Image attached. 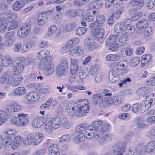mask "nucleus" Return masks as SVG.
<instances>
[{
	"instance_id": "obj_1",
	"label": "nucleus",
	"mask_w": 155,
	"mask_h": 155,
	"mask_svg": "<svg viewBox=\"0 0 155 155\" xmlns=\"http://www.w3.org/2000/svg\"><path fill=\"white\" fill-rule=\"evenodd\" d=\"M89 110L88 104L84 101H81L74 105L68 103L66 106V111L68 115L73 117L84 116Z\"/></svg>"
},
{
	"instance_id": "obj_2",
	"label": "nucleus",
	"mask_w": 155,
	"mask_h": 155,
	"mask_svg": "<svg viewBox=\"0 0 155 155\" xmlns=\"http://www.w3.org/2000/svg\"><path fill=\"white\" fill-rule=\"evenodd\" d=\"M79 41V39L77 38H74L69 40L63 47V52H69L70 54L72 55H82L83 53V50L81 47L77 46L71 49L73 47L78 44Z\"/></svg>"
},
{
	"instance_id": "obj_3",
	"label": "nucleus",
	"mask_w": 155,
	"mask_h": 155,
	"mask_svg": "<svg viewBox=\"0 0 155 155\" xmlns=\"http://www.w3.org/2000/svg\"><path fill=\"white\" fill-rule=\"evenodd\" d=\"M28 115V114L21 113L18 114L17 117L11 118V123L17 126H24L27 125L29 122Z\"/></svg>"
},
{
	"instance_id": "obj_4",
	"label": "nucleus",
	"mask_w": 155,
	"mask_h": 155,
	"mask_svg": "<svg viewBox=\"0 0 155 155\" xmlns=\"http://www.w3.org/2000/svg\"><path fill=\"white\" fill-rule=\"evenodd\" d=\"M17 14L12 12L11 10H7L4 13H0V25L4 22L7 23L12 22L17 18Z\"/></svg>"
},
{
	"instance_id": "obj_5",
	"label": "nucleus",
	"mask_w": 155,
	"mask_h": 155,
	"mask_svg": "<svg viewBox=\"0 0 155 155\" xmlns=\"http://www.w3.org/2000/svg\"><path fill=\"white\" fill-rule=\"evenodd\" d=\"M40 65L44 68V73L46 75L52 74L54 71V69L51 63V60H47L45 59L41 61Z\"/></svg>"
},
{
	"instance_id": "obj_6",
	"label": "nucleus",
	"mask_w": 155,
	"mask_h": 155,
	"mask_svg": "<svg viewBox=\"0 0 155 155\" xmlns=\"http://www.w3.org/2000/svg\"><path fill=\"white\" fill-rule=\"evenodd\" d=\"M103 26H98L91 31V34L95 38L97 41H102L104 40L105 29Z\"/></svg>"
},
{
	"instance_id": "obj_7",
	"label": "nucleus",
	"mask_w": 155,
	"mask_h": 155,
	"mask_svg": "<svg viewBox=\"0 0 155 155\" xmlns=\"http://www.w3.org/2000/svg\"><path fill=\"white\" fill-rule=\"evenodd\" d=\"M68 60L66 59H64L61 60L60 64L57 67L56 71L57 74L59 76L63 74L68 69Z\"/></svg>"
},
{
	"instance_id": "obj_8",
	"label": "nucleus",
	"mask_w": 155,
	"mask_h": 155,
	"mask_svg": "<svg viewBox=\"0 0 155 155\" xmlns=\"http://www.w3.org/2000/svg\"><path fill=\"white\" fill-rule=\"evenodd\" d=\"M23 78L21 75H17L14 74L9 77L8 80V83L12 86L15 87L20 85L21 82Z\"/></svg>"
},
{
	"instance_id": "obj_9",
	"label": "nucleus",
	"mask_w": 155,
	"mask_h": 155,
	"mask_svg": "<svg viewBox=\"0 0 155 155\" xmlns=\"http://www.w3.org/2000/svg\"><path fill=\"white\" fill-rule=\"evenodd\" d=\"M120 99L121 97L120 96H117L115 94L112 97L103 99L100 102V104L101 106L102 105L105 106L108 104L119 103L120 102L121 100H120Z\"/></svg>"
},
{
	"instance_id": "obj_10",
	"label": "nucleus",
	"mask_w": 155,
	"mask_h": 155,
	"mask_svg": "<svg viewBox=\"0 0 155 155\" xmlns=\"http://www.w3.org/2000/svg\"><path fill=\"white\" fill-rule=\"evenodd\" d=\"M31 30L29 24L24 25L18 31L17 34L18 37L20 39L24 38L29 34Z\"/></svg>"
},
{
	"instance_id": "obj_11",
	"label": "nucleus",
	"mask_w": 155,
	"mask_h": 155,
	"mask_svg": "<svg viewBox=\"0 0 155 155\" xmlns=\"http://www.w3.org/2000/svg\"><path fill=\"white\" fill-rule=\"evenodd\" d=\"M125 147L122 142H117L112 148L113 155H123Z\"/></svg>"
},
{
	"instance_id": "obj_12",
	"label": "nucleus",
	"mask_w": 155,
	"mask_h": 155,
	"mask_svg": "<svg viewBox=\"0 0 155 155\" xmlns=\"http://www.w3.org/2000/svg\"><path fill=\"white\" fill-rule=\"evenodd\" d=\"M143 108L147 107L148 109L155 104V93L151 94L148 96V100L142 101Z\"/></svg>"
},
{
	"instance_id": "obj_13",
	"label": "nucleus",
	"mask_w": 155,
	"mask_h": 155,
	"mask_svg": "<svg viewBox=\"0 0 155 155\" xmlns=\"http://www.w3.org/2000/svg\"><path fill=\"white\" fill-rule=\"evenodd\" d=\"M70 72L72 75H75L79 70V60L75 58H71L70 60Z\"/></svg>"
},
{
	"instance_id": "obj_14",
	"label": "nucleus",
	"mask_w": 155,
	"mask_h": 155,
	"mask_svg": "<svg viewBox=\"0 0 155 155\" xmlns=\"http://www.w3.org/2000/svg\"><path fill=\"white\" fill-rule=\"evenodd\" d=\"M115 69L111 70L109 73L108 78L109 81L112 83H115L120 79V75Z\"/></svg>"
},
{
	"instance_id": "obj_15",
	"label": "nucleus",
	"mask_w": 155,
	"mask_h": 155,
	"mask_svg": "<svg viewBox=\"0 0 155 155\" xmlns=\"http://www.w3.org/2000/svg\"><path fill=\"white\" fill-rule=\"evenodd\" d=\"M21 108V106L17 103L9 104L5 108V110L9 113H14L19 111Z\"/></svg>"
},
{
	"instance_id": "obj_16",
	"label": "nucleus",
	"mask_w": 155,
	"mask_h": 155,
	"mask_svg": "<svg viewBox=\"0 0 155 155\" xmlns=\"http://www.w3.org/2000/svg\"><path fill=\"white\" fill-rule=\"evenodd\" d=\"M110 128V126L109 124L108 123L103 124L97 130H96L97 134H96L95 137V138H99L103 134L108 131Z\"/></svg>"
},
{
	"instance_id": "obj_17",
	"label": "nucleus",
	"mask_w": 155,
	"mask_h": 155,
	"mask_svg": "<svg viewBox=\"0 0 155 155\" xmlns=\"http://www.w3.org/2000/svg\"><path fill=\"white\" fill-rule=\"evenodd\" d=\"M5 36L7 39V46H9L12 45L13 44L15 39V32L14 31L8 32L5 34Z\"/></svg>"
},
{
	"instance_id": "obj_18",
	"label": "nucleus",
	"mask_w": 155,
	"mask_h": 155,
	"mask_svg": "<svg viewBox=\"0 0 155 155\" xmlns=\"http://www.w3.org/2000/svg\"><path fill=\"white\" fill-rule=\"evenodd\" d=\"M96 21L91 23L89 24V25L91 27H93L95 25L98 26H103L102 25L105 22V18L102 15H97L96 18Z\"/></svg>"
},
{
	"instance_id": "obj_19",
	"label": "nucleus",
	"mask_w": 155,
	"mask_h": 155,
	"mask_svg": "<svg viewBox=\"0 0 155 155\" xmlns=\"http://www.w3.org/2000/svg\"><path fill=\"white\" fill-rule=\"evenodd\" d=\"M12 72L14 74H18L21 73L24 69V64L21 62H15L14 63Z\"/></svg>"
},
{
	"instance_id": "obj_20",
	"label": "nucleus",
	"mask_w": 155,
	"mask_h": 155,
	"mask_svg": "<svg viewBox=\"0 0 155 155\" xmlns=\"http://www.w3.org/2000/svg\"><path fill=\"white\" fill-rule=\"evenodd\" d=\"M91 126H88L86 130L84 135L85 136V138L87 139H90L93 137L95 139H97L98 138H96L95 137L97 134L96 130H94L93 128H91Z\"/></svg>"
},
{
	"instance_id": "obj_21",
	"label": "nucleus",
	"mask_w": 155,
	"mask_h": 155,
	"mask_svg": "<svg viewBox=\"0 0 155 155\" xmlns=\"http://www.w3.org/2000/svg\"><path fill=\"white\" fill-rule=\"evenodd\" d=\"M39 97L36 93L31 92L25 95V100L29 103L38 100Z\"/></svg>"
},
{
	"instance_id": "obj_22",
	"label": "nucleus",
	"mask_w": 155,
	"mask_h": 155,
	"mask_svg": "<svg viewBox=\"0 0 155 155\" xmlns=\"http://www.w3.org/2000/svg\"><path fill=\"white\" fill-rule=\"evenodd\" d=\"M48 16L45 13H40L37 18V24L40 26L44 25L47 22Z\"/></svg>"
},
{
	"instance_id": "obj_23",
	"label": "nucleus",
	"mask_w": 155,
	"mask_h": 155,
	"mask_svg": "<svg viewBox=\"0 0 155 155\" xmlns=\"http://www.w3.org/2000/svg\"><path fill=\"white\" fill-rule=\"evenodd\" d=\"M145 149L148 153H155V140H151L145 146Z\"/></svg>"
},
{
	"instance_id": "obj_24",
	"label": "nucleus",
	"mask_w": 155,
	"mask_h": 155,
	"mask_svg": "<svg viewBox=\"0 0 155 155\" xmlns=\"http://www.w3.org/2000/svg\"><path fill=\"white\" fill-rule=\"evenodd\" d=\"M142 101L140 103V104L136 103L134 104L132 108V111L134 113H143L146 110H148L147 107L143 108L142 106Z\"/></svg>"
},
{
	"instance_id": "obj_25",
	"label": "nucleus",
	"mask_w": 155,
	"mask_h": 155,
	"mask_svg": "<svg viewBox=\"0 0 155 155\" xmlns=\"http://www.w3.org/2000/svg\"><path fill=\"white\" fill-rule=\"evenodd\" d=\"M25 5L24 2L22 0H17L13 4L12 9L15 11H19L24 7Z\"/></svg>"
},
{
	"instance_id": "obj_26",
	"label": "nucleus",
	"mask_w": 155,
	"mask_h": 155,
	"mask_svg": "<svg viewBox=\"0 0 155 155\" xmlns=\"http://www.w3.org/2000/svg\"><path fill=\"white\" fill-rule=\"evenodd\" d=\"M1 64L3 66L8 67L13 63L12 58L10 56L7 55L3 57L1 61Z\"/></svg>"
},
{
	"instance_id": "obj_27",
	"label": "nucleus",
	"mask_w": 155,
	"mask_h": 155,
	"mask_svg": "<svg viewBox=\"0 0 155 155\" xmlns=\"http://www.w3.org/2000/svg\"><path fill=\"white\" fill-rule=\"evenodd\" d=\"M43 124V123L41 118L38 117L35 118L32 122V126L35 128H40Z\"/></svg>"
},
{
	"instance_id": "obj_28",
	"label": "nucleus",
	"mask_w": 155,
	"mask_h": 155,
	"mask_svg": "<svg viewBox=\"0 0 155 155\" xmlns=\"http://www.w3.org/2000/svg\"><path fill=\"white\" fill-rule=\"evenodd\" d=\"M152 55L150 54H146L143 55L141 57V66L144 67L145 64H148L150 62L151 59Z\"/></svg>"
},
{
	"instance_id": "obj_29",
	"label": "nucleus",
	"mask_w": 155,
	"mask_h": 155,
	"mask_svg": "<svg viewBox=\"0 0 155 155\" xmlns=\"http://www.w3.org/2000/svg\"><path fill=\"white\" fill-rule=\"evenodd\" d=\"M43 137V135L41 133H37L35 135L34 134L33 144L34 145L39 144L41 142Z\"/></svg>"
},
{
	"instance_id": "obj_30",
	"label": "nucleus",
	"mask_w": 155,
	"mask_h": 155,
	"mask_svg": "<svg viewBox=\"0 0 155 155\" xmlns=\"http://www.w3.org/2000/svg\"><path fill=\"white\" fill-rule=\"evenodd\" d=\"M94 44V42L91 38H88L85 40V46L87 49L92 50Z\"/></svg>"
},
{
	"instance_id": "obj_31",
	"label": "nucleus",
	"mask_w": 155,
	"mask_h": 155,
	"mask_svg": "<svg viewBox=\"0 0 155 155\" xmlns=\"http://www.w3.org/2000/svg\"><path fill=\"white\" fill-rule=\"evenodd\" d=\"M17 132L13 129H6L3 132V134L5 135L4 138L5 139L11 138L16 135Z\"/></svg>"
},
{
	"instance_id": "obj_32",
	"label": "nucleus",
	"mask_w": 155,
	"mask_h": 155,
	"mask_svg": "<svg viewBox=\"0 0 155 155\" xmlns=\"http://www.w3.org/2000/svg\"><path fill=\"white\" fill-rule=\"evenodd\" d=\"M23 140V138L19 136H15L13 139V145L12 144V148H17L21 143Z\"/></svg>"
},
{
	"instance_id": "obj_33",
	"label": "nucleus",
	"mask_w": 155,
	"mask_h": 155,
	"mask_svg": "<svg viewBox=\"0 0 155 155\" xmlns=\"http://www.w3.org/2000/svg\"><path fill=\"white\" fill-rule=\"evenodd\" d=\"M61 125L62 127L66 129H68L71 127L70 122L68 121L67 118L65 117L60 118Z\"/></svg>"
},
{
	"instance_id": "obj_34",
	"label": "nucleus",
	"mask_w": 155,
	"mask_h": 155,
	"mask_svg": "<svg viewBox=\"0 0 155 155\" xmlns=\"http://www.w3.org/2000/svg\"><path fill=\"white\" fill-rule=\"evenodd\" d=\"M8 118L7 113L4 110H0V126L3 124Z\"/></svg>"
},
{
	"instance_id": "obj_35",
	"label": "nucleus",
	"mask_w": 155,
	"mask_h": 155,
	"mask_svg": "<svg viewBox=\"0 0 155 155\" xmlns=\"http://www.w3.org/2000/svg\"><path fill=\"white\" fill-rule=\"evenodd\" d=\"M145 28H143L140 31H138L139 34H141L145 37L150 36L152 34V28L148 25Z\"/></svg>"
},
{
	"instance_id": "obj_36",
	"label": "nucleus",
	"mask_w": 155,
	"mask_h": 155,
	"mask_svg": "<svg viewBox=\"0 0 155 155\" xmlns=\"http://www.w3.org/2000/svg\"><path fill=\"white\" fill-rule=\"evenodd\" d=\"M34 137V133H32L28 135L25 140L23 141L24 144L26 145L33 143Z\"/></svg>"
},
{
	"instance_id": "obj_37",
	"label": "nucleus",
	"mask_w": 155,
	"mask_h": 155,
	"mask_svg": "<svg viewBox=\"0 0 155 155\" xmlns=\"http://www.w3.org/2000/svg\"><path fill=\"white\" fill-rule=\"evenodd\" d=\"M134 122L136 124L137 127L138 128L147 127L148 126L147 124H143V120L141 117H139L135 118Z\"/></svg>"
},
{
	"instance_id": "obj_38",
	"label": "nucleus",
	"mask_w": 155,
	"mask_h": 155,
	"mask_svg": "<svg viewBox=\"0 0 155 155\" xmlns=\"http://www.w3.org/2000/svg\"><path fill=\"white\" fill-rule=\"evenodd\" d=\"M136 25L137 28L139 29V31H140L142 29L145 28L148 25V23L147 20L142 19L138 21Z\"/></svg>"
},
{
	"instance_id": "obj_39",
	"label": "nucleus",
	"mask_w": 155,
	"mask_h": 155,
	"mask_svg": "<svg viewBox=\"0 0 155 155\" xmlns=\"http://www.w3.org/2000/svg\"><path fill=\"white\" fill-rule=\"evenodd\" d=\"M105 4V6L107 8H110L113 4L114 6L115 7H117L121 5L120 2H119L118 0H107Z\"/></svg>"
},
{
	"instance_id": "obj_40",
	"label": "nucleus",
	"mask_w": 155,
	"mask_h": 155,
	"mask_svg": "<svg viewBox=\"0 0 155 155\" xmlns=\"http://www.w3.org/2000/svg\"><path fill=\"white\" fill-rule=\"evenodd\" d=\"M118 40L117 36L116 35L110 36L105 41L106 45L108 46L110 45L117 42Z\"/></svg>"
},
{
	"instance_id": "obj_41",
	"label": "nucleus",
	"mask_w": 155,
	"mask_h": 155,
	"mask_svg": "<svg viewBox=\"0 0 155 155\" xmlns=\"http://www.w3.org/2000/svg\"><path fill=\"white\" fill-rule=\"evenodd\" d=\"M91 10H87L86 12V14L82 17V19L83 20L85 21V22H91L94 19V17L90 13Z\"/></svg>"
},
{
	"instance_id": "obj_42",
	"label": "nucleus",
	"mask_w": 155,
	"mask_h": 155,
	"mask_svg": "<svg viewBox=\"0 0 155 155\" xmlns=\"http://www.w3.org/2000/svg\"><path fill=\"white\" fill-rule=\"evenodd\" d=\"M25 93V88L22 87H18L15 89L13 92V95L16 96H21Z\"/></svg>"
},
{
	"instance_id": "obj_43",
	"label": "nucleus",
	"mask_w": 155,
	"mask_h": 155,
	"mask_svg": "<svg viewBox=\"0 0 155 155\" xmlns=\"http://www.w3.org/2000/svg\"><path fill=\"white\" fill-rule=\"evenodd\" d=\"M59 147L56 144L51 145L49 148V153L59 154Z\"/></svg>"
},
{
	"instance_id": "obj_44",
	"label": "nucleus",
	"mask_w": 155,
	"mask_h": 155,
	"mask_svg": "<svg viewBox=\"0 0 155 155\" xmlns=\"http://www.w3.org/2000/svg\"><path fill=\"white\" fill-rule=\"evenodd\" d=\"M102 123V120H97L94 121L92 124L89 125V126H91V128H93L94 130H97Z\"/></svg>"
},
{
	"instance_id": "obj_45",
	"label": "nucleus",
	"mask_w": 155,
	"mask_h": 155,
	"mask_svg": "<svg viewBox=\"0 0 155 155\" xmlns=\"http://www.w3.org/2000/svg\"><path fill=\"white\" fill-rule=\"evenodd\" d=\"M53 129H54V125H53L51 121H49L45 124L44 126V130L46 132L51 133Z\"/></svg>"
},
{
	"instance_id": "obj_46",
	"label": "nucleus",
	"mask_w": 155,
	"mask_h": 155,
	"mask_svg": "<svg viewBox=\"0 0 155 155\" xmlns=\"http://www.w3.org/2000/svg\"><path fill=\"white\" fill-rule=\"evenodd\" d=\"M87 128V125L85 124H81L77 126L75 128V131L77 133H81L85 131Z\"/></svg>"
},
{
	"instance_id": "obj_47",
	"label": "nucleus",
	"mask_w": 155,
	"mask_h": 155,
	"mask_svg": "<svg viewBox=\"0 0 155 155\" xmlns=\"http://www.w3.org/2000/svg\"><path fill=\"white\" fill-rule=\"evenodd\" d=\"M51 122L54 125V129H58L61 126L60 118L58 117L53 118L51 120Z\"/></svg>"
},
{
	"instance_id": "obj_48",
	"label": "nucleus",
	"mask_w": 155,
	"mask_h": 155,
	"mask_svg": "<svg viewBox=\"0 0 155 155\" xmlns=\"http://www.w3.org/2000/svg\"><path fill=\"white\" fill-rule=\"evenodd\" d=\"M89 74L88 68H84L83 70L79 73V77L80 79H82L86 78Z\"/></svg>"
},
{
	"instance_id": "obj_49",
	"label": "nucleus",
	"mask_w": 155,
	"mask_h": 155,
	"mask_svg": "<svg viewBox=\"0 0 155 155\" xmlns=\"http://www.w3.org/2000/svg\"><path fill=\"white\" fill-rule=\"evenodd\" d=\"M120 56L118 54H109L106 57V60L108 61H117L120 58Z\"/></svg>"
},
{
	"instance_id": "obj_50",
	"label": "nucleus",
	"mask_w": 155,
	"mask_h": 155,
	"mask_svg": "<svg viewBox=\"0 0 155 155\" xmlns=\"http://www.w3.org/2000/svg\"><path fill=\"white\" fill-rule=\"evenodd\" d=\"M10 74H11V72L10 71L5 72L0 78V83L3 84L7 80L8 81L10 76Z\"/></svg>"
},
{
	"instance_id": "obj_51",
	"label": "nucleus",
	"mask_w": 155,
	"mask_h": 155,
	"mask_svg": "<svg viewBox=\"0 0 155 155\" xmlns=\"http://www.w3.org/2000/svg\"><path fill=\"white\" fill-rule=\"evenodd\" d=\"M144 3L143 0H131L130 4L132 6L137 5L141 8L143 6Z\"/></svg>"
},
{
	"instance_id": "obj_52",
	"label": "nucleus",
	"mask_w": 155,
	"mask_h": 155,
	"mask_svg": "<svg viewBox=\"0 0 155 155\" xmlns=\"http://www.w3.org/2000/svg\"><path fill=\"white\" fill-rule=\"evenodd\" d=\"M68 88V90L74 92H77L78 90H82L86 89L85 87L78 85L75 86H69Z\"/></svg>"
},
{
	"instance_id": "obj_53",
	"label": "nucleus",
	"mask_w": 155,
	"mask_h": 155,
	"mask_svg": "<svg viewBox=\"0 0 155 155\" xmlns=\"http://www.w3.org/2000/svg\"><path fill=\"white\" fill-rule=\"evenodd\" d=\"M4 143V144L6 146H10L11 148L13 149H15V148H12V144H13V140H12V138H4L2 142Z\"/></svg>"
},
{
	"instance_id": "obj_54",
	"label": "nucleus",
	"mask_w": 155,
	"mask_h": 155,
	"mask_svg": "<svg viewBox=\"0 0 155 155\" xmlns=\"http://www.w3.org/2000/svg\"><path fill=\"white\" fill-rule=\"evenodd\" d=\"M85 139V136L83 133H80L77 135L74 138V141L77 143L84 141Z\"/></svg>"
},
{
	"instance_id": "obj_55",
	"label": "nucleus",
	"mask_w": 155,
	"mask_h": 155,
	"mask_svg": "<svg viewBox=\"0 0 155 155\" xmlns=\"http://www.w3.org/2000/svg\"><path fill=\"white\" fill-rule=\"evenodd\" d=\"M84 11L82 9H78L73 11L71 13V16L72 17H76L82 15L84 13Z\"/></svg>"
},
{
	"instance_id": "obj_56",
	"label": "nucleus",
	"mask_w": 155,
	"mask_h": 155,
	"mask_svg": "<svg viewBox=\"0 0 155 155\" xmlns=\"http://www.w3.org/2000/svg\"><path fill=\"white\" fill-rule=\"evenodd\" d=\"M140 62V58L138 57H135L131 59L130 61V64L133 67L137 65Z\"/></svg>"
},
{
	"instance_id": "obj_57",
	"label": "nucleus",
	"mask_w": 155,
	"mask_h": 155,
	"mask_svg": "<svg viewBox=\"0 0 155 155\" xmlns=\"http://www.w3.org/2000/svg\"><path fill=\"white\" fill-rule=\"evenodd\" d=\"M57 30V27L54 25H53L50 27L48 29V31L46 34L48 36H51L55 33Z\"/></svg>"
},
{
	"instance_id": "obj_58",
	"label": "nucleus",
	"mask_w": 155,
	"mask_h": 155,
	"mask_svg": "<svg viewBox=\"0 0 155 155\" xmlns=\"http://www.w3.org/2000/svg\"><path fill=\"white\" fill-rule=\"evenodd\" d=\"M127 64L125 61H120L118 62L116 65L117 69L122 70L125 69L127 67Z\"/></svg>"
},
{
	"instance_id": "obj_59",
	"label": "nucleus",
	"mask_w": 155,
	"mask_h": 155,
	"mask_svg": "<svg viewBox=\"0 0 155 155\" xmlns=\"http://www.w3.org/2000/svg\"><path fill=\"white\" fill-rule=\"evenodd\" d=\"M99 67L97 65H92L90 68L88 69L89 74L91 75L94 74L98 70Z\"/></svg>"
},
{
	"instance_id": "obj_60",
	"label": "nucleus",
	"mask_w": 155,
	"mask_h": 155,
	"mask_svg": "<svg viewBox=\"0 0 155 155\" xmlns=\"http://www.w3.org/2000/svg\"><path fill=\"white\" fill-rule=\"evenodd\" d=\"M126 155H140V151H135L133 149L129 148L126 151Z\"/></svg>"
},
{
	"instance_id": "obj_61",
	"label": "nucleus",
	"mask_w": 155,
	"mask_h": 155,
	"mask_svg": "<svg viewBox=\"0 0 155 155\" xmlns=\"http://www.w3.org/2000/svg\"><path fill=\"white\" fill-rule=\"evenodd\" d=\"M50 53L49 51L47 50H43L40 52L41 55L42 57L43 58H44L43 59H45L47 60H48L47 59H50L49 60H51V58L50 57H48L47 58H45L49 55Z\"/></svg>"
},
{
	"instance_id": "obj_62",
	"label": "nucleus",
	"mask_w": 155,
	"mask_h": 155,
	"mask_svg": "<svg viewBox=\"0 0 155 155\" xmlns=\"http://www.w3.org/2000/svg\"><path fill=\"white\" fill-rule=\"evenodd\" d=\"M124 27L121 23H119L117 24L115 26L114 31L117 33H119L121 32L124 29Z\"/></svg>"
},
{
	"instance_id": "obj_63",
	"label": "nucleus",
	"mask_w": 155,
	"mask_h": 155,
	"mask_svg": "<svg viewBox=\"0 0 155 155\" xmlns=\"http://www.w3.org/2000/svg\"><path fill=\"white\" fill-rule=\"evenodd\" d=\"M87 31V28H85L79 27L76 30V33L78 35H81L85 34Z\"/></svg>"
},
{
	"instance_id": "obj_64",
	"label": "nucleus",
	"mask_w": 155,
	"mask_h": 155,
	"mask_svg": "<svg viewBox=\"0 0 155 155\" xmlns=\"http://www.w3.org/2000/svg\"><path fill=\"white\" fill-rule=\"evenodd\" d=\"M22 45L20 42L16 43L14 46L13 51L15 52L20 51L21 49Z\"/></svg>"
}]
</instances>
